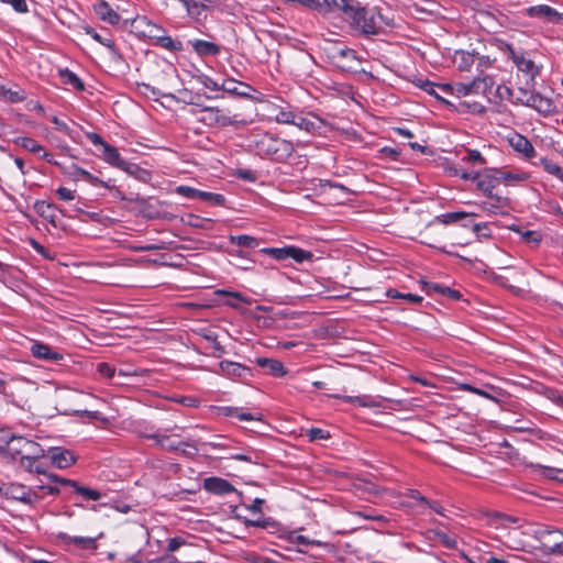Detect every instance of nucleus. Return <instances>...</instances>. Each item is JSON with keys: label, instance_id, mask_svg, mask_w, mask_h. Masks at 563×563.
Segmentation results:
<instances>
[{"label": "nucleus", "instance_id": "f257e3e1", "mask_svg": "<svg viewBox=\"0 0 563 563\" xmlns=\"http://www.w3.org/2000/svg\"><path fill=\"white\" fill-rule=\"evenodd\" d=\"M334 12H340L342 20L351 31L361 36L378 35L383 31V15L375 7L369 8L358 0H331Z\"/></svg>", "mask_w": 563, "mask_h": 563}, {"label": "nucleus", "instance_id": "f03ea898", "mask_svg": "<svg viewBox=\"0 0 563 563\" xmlns=\"http://www.w3.org/2000/svg\"><path fill=\"white\" fill-rule=\"evenodd\" d=\"M254 148L257 155L278 162L286 161L294 153L291 142L282 140L268 133L260 134L254 140Z\"/></svg>", "mask_w": 563, "mask_h": 563}, {"label": "nucleus", "instance_id": "7ed1b4c3", "mask_svg": "<svg viewBox=\"0 0 563 563\" xmlns=\"http://www.w3.org/2000/svg\"><path fill=\"white\" fill-rule=\"evenodd\" d=\"M179 429L175 426L173 429H159L154 433H142L145 439L154 440L157 445L169 452H180L185 456H195L198 452L197 446L191 440H180L174 430Z\"/></svg>", "mask_w": 563, "mask_h": 563}, {"label": "nucleus", "instance_id": "20e7f679", "mask_svg": "<svg viewBox=\"0 0 563 563\" xmlns=\"http://www.w3.org/2000/svg\"><path fill=\"white\" fill-rule=\"evenodd\" d=\"M86 135L93 145L101 148L100 157L108 164L130 174H133L136 169H139L136 164L130 163L122 158L119 151L114 146L107 143L98 133L87 132Z\"/></svg>", "mask_w": 563, "mask_h": 563}, {"label": "nucleus", "instance_id": "39448f33", "mask_svg": "<svg viewBox=\"0 0 563 563\" xmlns=\"http://www.w3.org/2000/svg\"><path fill=\"white\" fill-rule=\"evenodd\" d=\"M189 103L200 108L202 115L199 118V121L206 125L225 128L230 125L239 126L241 124H245L244 121L238 119V114L230 115V113L224 109L203 106L194 100L189 101Z\"/></svg>", "mask_w": 563, "mask_h": 563}, {"label": "nucleus", "instance_id": "423d86ee", "mask_svg": "<svg viewBox=\"0 0 563 563\" xmlns=\"http://www.w3.org/2000/svg\"><path fill=\"white\" fill-rule=\"evenodd\" d=\"M540 549L548 555H563V532L559 529L543 527L534 532Z\"/></svg>", "mask_w": 563, "mask_h": 563}, {"label": "nucleus", "instance_id": "0eeeda50", "mask_svg": "<svg viewBox=\"0 0 563 563\" xmlns=\"http://www.w3.org/2000/svg\"><path fill=\"white\" fill-rule=\"evenodd\" d=\"M7 451L21 459H42L45 456V450L36 442L24 437L12 435L7 441Z\"/></svg>", "mask_w": 563, "mask_h": 563}, {"label": "nucleus", "instance_id": "6e6552de", "mask_svg": "<svg viewBox=\"0 0 563 563\" xmlns=\"http://www.w3.org/2000/svg\"><path fill=\"white\" fill-rule=\"evenodd\" d=\"M263 254L269 255L276 261H284L291 258L296 263H303L312 258V253L296 246L284 247H264L260 251Z\"/></svg>", "mask_w": 563, "mask_h": 563}, {"label": "nucleus", "instance_id": "1a4fd4ad", "mask_svg": "<svg viewBox=\"0 0 563 563\" xmlns=\"http://www.w3.org/2000/svg\"><path fill=\"white\" fill-rule=\"evenodd\" d=\"M217 375L224 376L232 380H243L253 376L252 369L241 363L232 361H221L217 369H210Z\"/></svg>", "mask_w": 563, "mask_h": 563}, {"label": "nucleus", "instance_id": "9d476101", "mask_svg": "<svg viewBox=\"0 0 563 563\" xmlns=\"http://www.w3.org/2000/svg\"><path fill=\"white\" fill-rule=\"evenodd\" d=\"M176 192L188 199H201L212 206H223L225 198L221 194L202 191L189 186H178Z\"/></svg>", "mask_w": 563, "mask_h": 563}, {"label": "nucleus", "instance_id": "9b49d317", "mask_svg": "<svg viewBox=\"0 0 563 563\" xmlns=\"http://www.w3.org/2000/svg\"><path fill=\"white\" fill-rule=\"evenodd\" d=\"M62 173L73 181L85 180L95 187L102 186L106 188H110V185L107 181L101 180L100 178L93 176L88 170L75 164L62 167Z\"/></svg>", "mask_w": 563, "mask_h": 563}, {"label": "nucleus", "instance_id": "f8f14e48", "mask_svg": "<svg viewBox=\"0 0 563 563\" xmlns=\"http://www.w3.org/2000/svg\"><path fill=\"white\" fill-rule=\"evenodd\" d=\"M476 187L486 197H492L493 189L496 188L500 181L497 168H484L477 172Z\"/></svg>", "mask_w": 563, "mask_h": 563}, {"label": "nucleus", "instance_id": "ddd939ff", "mask_svg": "<svg viewBox=\"0 0 563 563\" xmlns=\"http://www.w3.org/2000/svg\"><path fill=\"white\" fill-rule=\"evenodd\" d=\"M526 15L530 18H541L554 24H563V13L547 4L527 8Z\"/></svg>", "mask_w": 563, "mask_h": 563}, {"label": "nucleus", "instance_id": "4468645a", "mask_svg": "<svg viewBox=\"0 0 563 563\" xmlns=\"http://www.w3.org/2000/svg\"><path fill=\"white\" fill-rule=\"evenodd\" d=\"M47 455L51 459L52 464L60 470L70 467L77 460L70 450L59 446L49 448L47 450Z\"/></svg>", "mask_w": 563, "mask_h": 563}, {"label": "nucleus", "instance_id": "2eb2a0df", "mask_svg": "<svg viewBox=\"0 0 563 563\" xmlns=\"http://www.w3.org/2000/svg\"><path fill=\"white\" fill-rule=\"evenodd\" d=\"M521 103L531 107L539 113L549 115L554 110V104L551 98L544 97L539 92L527 95V99H521Z\"/></svg>", "mask_w": 563, "mask_h": 563}, {"label": "nucleus", "instance_id": "dca6fc26", "mask_svg": "<svg viewBox=\"0 0 563 563\" xmlns=\"http://www.w3.org/2000/svg\"><path fill=\"white\" fill-rule=\"evenodd\" d=\"M510 56L518 70L529 76L531 80H533L539 75V67L532 59L527 58L523 52H516L511 49Z\"/></svg>", "mask_w": 563, "mask_h": 563}, {"label": "nucleus", "instance_id": "f3484780", "mask_svg": "<svg viewBox=\"0 0 563 563\" xmlns=\"http://www.w3.org/2000/svg\"><path fill=\"white\" fill-rule=\"evenodd\" d=\"M481 202L482 210L492 214H506L510 209V201L506 197L496 196L492 194V197Z\"/></svg>", "mask_w": 563, "mask_h": 563}, {"label": "nucleus", "instance_id": "a211bd4d", "mask_svg": "<svg viewBox=\"0 0 563 563\" xmlns=\"http://www.w3.org/2000/svg\"><path fill=\"white\" fill-rule=\"evenodd\" d=\"M203 488L216 495H227L235 492L234 486L227 479L220 477H208L203 481Z\"/></svg>", "mask_w": 563, "mask_h": 563}, {"label": "nucleus", "instance_id": "6ab92c4d", "mask_svg": "<svg viewBox=\"0 0 563 563\" xmlns=\"http://www.w3.org/2000/svg\"><path fill=\"white\" fill-rule=\"evenodd\" d=\"M93 11L97 16L106 23L117 25L120 22V15L111 8L106 0H98L93 4Z\"/></svg>", "mask_w": 563, "mask_h": 563}, {"label": "nucleus", "instance_id": "aec40b11", "mask_svg": "<svg viewBox=\"0 0 563 563\" xmlns=\"http://www.w3.org/2000/svg\"><path fill=\"white\" fill-rule=\"evenodd\" d=\"M31 352L34 357L44 361L58 362L64 358L62 353L53 350L49 345L44 343H34L31 347Z\"/></svg>", "mask_w": 563, "mask_h": 563}, {"label": "nucleus", "instance_id": "412c9836", "mask_svg": "<svg viewBox=\"0 0 563 563\" xmlns=\"http://www.w3.org/2000/svg\"><path fill=\"white\" fill-rule=\"evenodd\" d=\"M321 120L316 115H303L302 113H295L292 125L308 133H314L321 126Z\"/></svg>", "mask_w": 563, "mask_h": 563}, {"label": "nucleus", "instance_id": "4be33fe9", "mask_svg": "<svg viewBox=\"0 0 563 563\" xmlns=\"http://www.w3.org/2000/svg\"><path fill=\"white\" fill-rule=\"evenodd\" d=\"M509 143L516 152L521 153L526 158L534 157V147L526 136L516 134L509 140Z\"/></svg>", "mask_w": 563, "mask_h": 563}, {"label": "nucleus", "instance_id": "5701e85b", "mask_svg": "<svg viewBox=\"0 0 563 563\" xmlns=\"http://www.w3.org/2000/svg\"><path fill=\"white\" fill-rule=\"evenodd\" d=\"M221 88L223 91L235 95L242 98H251L249 91L254 90L250 85L236 81L234 79H225L221 84Z\"/></svg>", "mask_w": 563, "mask_h": 563}, {"label": "nucleus", "instance_id": "b1692460", "mask_svg": "<svg viewBox=\"0 0 563 563\" xmlns=\"http://www.w3.org/2000/svg\"><path fill=\"white\" fill-rule=\"evenodd\" d=\"M57 538L66 545H75L79 549H96V540L90 537H71L65 532H59Z\"/></svg>", "mask_w": 563, "mask_h": 563}, {"label": "nucleus", "instance_id": "393cba45", "mask_svg": "<svg viewBox=\"0 0 563 563\" xmlns=\"http://www.w3.org/2000/svg\"><path fill=\"white\" fill-rule=\"evenodd\" d=\"M7 496L24 504H32L36 499L35 493L23 485H11L7 488Z\"/></svg>", "mask_w": 563, "mask_h": 563}, {"label": "nucleus", "instance_id": "a878e982", "mask_svg": "<svg viewBox=\"0 0 563 563\" xmlns=\"http://www.w3.org/2000/svg\"><path fill=\"white\" fill-rule=\"evenodd\" d=\"M260 367L267 371L274 377H283L287 374L282 362L275 358L260 357L256 360Z\"/></svg>", "mask_w": 563, "mask_h": 563}, {"label": "nucleus", "instance_id": "bb28decb", "mask_svg": "<svg viewBox=\"0 0 563 563\" xmlns=\"http://www.w3.org/2000/svg\"><path fill=\"white\" fill-rule=\"evenodd\" d=\"M192 48L201 57L205 56H217L221 52V47L209 41L205 40H195L191 42Z\"/></svg>", "mask_w": 563, "mask_h": 563}, {"label": "nucleus", "instance_id": "cd10ccee", "mask_svg": "<svg viewBox=\"0 0 563 563\" xmlns=\"http://www.w3.org/2000/svg\"><path fill=\"white\" fill-rule=\"evenodd\" d=\"M34 210L38 216L47 220L54 227H57L56 220V207L49 202H46L44 200H37L34 203Z\"/></svg>", "mask_w": 563, "mask_h": 563}, {"label": "nucleus", "instance_id": "c85d7f7f", "mask_svg": "<svg viewBox=\"0 0 563 563\" xmlns=\"http://www.w3.org/2000/svg\"><path fill=\"white\" fill-rule=\"evenodd\" d=\"M453 62L460 71H470L476 62V55L467 51H456Z\"/></svg>", "mask_w": 563, "mask_h": 563}, {"label": "nucleus", "instance_id": "c756f323", "mask_svg": "<svg viewBox=\"0 0 563 563\" xmlns=\"http://www.w3.org/2000/svg\"><path fill=\"white\" fill-rule=\"evenodd\" d=\"M474 95H487L495 86V80L492 76H477L471 81Z\"/></svg>", "mask_w": 563, "mask_h": 563}, {"label": "nucleus", "instance_id": "7c9ffc66", "mask_svg": "<svg viewBox=\"0 0 563 563\" xmlns=\"http://www.w3.org/2000/svg\"><path fill=\"white\" fill-rule=\"evenodd\" d=\"M440 88L443 91H450L451 93L455 95L456 97H465L468 95H474L473 87L471 86V81L470 82H456L453 85L445 84V85L440 86Z\"/></svg>", "mask_w": 563, "mask_h": 563}, {"label": "nucleus", "instance_id": "2f4dec72", "mask_svg": "<svg viewBox=\"0 0 563 563\" xmlns=\"http://www.w3.org/2000/svg\"><path fill=\"white\" fill-rule=\"evenodd\" d=\"M229 242L233 245L245 249H255L260 245L258 239L247 234L230 235Z\"/></svg>", "mask_w": 563, "mask_h": 563}, {"label": "nucleus", "instance_id": "473e14b6", "mask_svg": "<svg viewBox=\"0 0 563 563\" xmlns=\"http://www.w3.org/2000/svg\"><path fill=\"white\" fill-rule=\"evenodd\" d=\"M474 216L473 213H467L464 211H455V212H448L444 214L437 216L434 218V222L448 225L452 223H456L465 218Z\"/></svg>", "mask_w": 563, "mask_h": 563}, {"label": "nucleus", "instance_id": "72a5a7b5", "mask_svg": "<svg viewBox=\"0 0 563 563\" xmlns=\"http://www.w3.org/2000/svg\"><path fill=\"white\" fill-rule=\"evenodd\" d=\"M59 75L65 85H69L78 91H82L85 89V84L74 71L66 68L59 70Z\"/></svg>", "mask_w": 563, "mask_h": 563}, {"label": "nucleus", "instance_id": "f704fd0d", "mask_svg": "<svg viewBox=\"0 0 563 563\" xmlns=\"http://www.w3.org/2000/svg\"><path fill=\"white\" fill-rule=\"evenodd\" d=\"M286 540L292 544H300V545H305V547H308V545L325 547L327 545V543H324L320 540L309 539L308 537L298 534L295 531L289 532L286 536Z\"/></svg>", "mask_w": 563, "mask_h": 563}, {"label": "nucleus", "instance_id": "c9c22d12", "mask_svg": "<svg viewBox=\"0 0 563 563\" xmlns=\"http://www.w3.org/2000/svg\"><path fill=\"white\" fill-rule=\"evenodd\" d=\"M155 45L174 53L180 52L184 48L183 43L179 40H174L165 33L161 37H157Z\"/></svg>", "mask_w": 563, "mask_h": 563}, {"label": "nucleus", "instance_id": "e433bc0d", "mask_svg": "<svg viewBox=\"0 0 563 563\" xmlns=\"http://www.w3.org/2000/svg\"><path fill=\"white\" fill-rule=\"evenodd\" d=\"M299 3L321 13L334 12L331 0H300Z\"/></svg>", "mask_w": 563, "mask_h": 563}, {"label": "nucleus", "instance_id": "4c0bfd02", "mask_svg": "<svg viewBox=\"0 0 563 563\" xmlns=\"http://www.w3.org/2000/svg\"><path fill=\"white\" fill-rule=\"evenodd\" d=\"M235 518L241 520L246 527H257L262 529H268L275 527L276 522L272 518H263L257 520H251L246 517H242L240 514H235Z\"/></svg>", "mask_w": 563, "mask_h": 563}, {"label": "nucleus", "instance_id": "58836bf2", "mask_svg": "<svg viewBox=\"0 0 563 563\" xmlns=\"http://www.w3.org/2000/svg\"><path fill=\"white\" fill-rule=\"evenodd\" d=\"M75 493L82 496L87 500H99L102 497V494L97 490L86 486H81L78 482L75 481V485H73Z\"/></svg>", "mask_w": 563, "mask_h": 563}, {"label": "nucleus", "instance_id": "ea45409f", "mask_svg": "<svg viewBox=\"0 0 563 563\" xmlns=\"http://www.w3.org/2000/svg\"><path fill=\"white\" fill-rule=\"evenodd\" d=\"M15 144L31 153H41L43 151V146L32 137H18Z\"/></svg>", "mask_w": 563, "mask_h": 563}, {"label": "nucleus", "instance_id": "a19ab883", "mask_svg": "<svg viewBox=\"0 0 563 563\" xmlns=\"http://www.w3.org/2000/svg\"><path fill=\"white\" fill-rule=\"evenodd\" d=\"M540 165L543 167V169L549 173L550 175L559 178L561 181H563V169L552 161L543 157L540 159Z\"/></svg>", "mask_w": 563, "mask_h": 563}, {"label": "nucleus", "instance_id": "79ce46f5", "mask_svg": "<svg viewBox=\"0 0 563 563\" xmlns=\"http://www.w3.org/2000/svg\"><path fill=\"white\" fill-rule=\"evenodd\" d=\"M86 34L90 35L96 42L100 43L101 45L106 46L112 52H115V44L114 42L109 37H102L99 33H97L92 27L85 26L84 27Z\"/></svg>", "mask_w": 563, "mask_h": 563}, {"label": "nucleus", "instance_id": "37998d69", "mask_svg": "<svg viewBox=\"0 0 563 563\" xmlns=\"http://www.w3.org/2000/svg\"><path fill=\"white\" fill-rule=\"evenodd\" d=\"M185 7L186 11L191 16H199L205 10L206 5L196 0H179Z\"/></svg>", "mask_w": 563, "mask_h": 563}, {"label": "nucleus", "instance_id": "c03bdc74", "mask_svg": "<svg viewBox=\"0 0 563 563\" xmlns=\"http://www.w3.org/2000/svg\"><path fill=\"white\" fill-rule=\"evenodd\" d=\"M498 176L499 181H504L506 184L518 183L527 179V175L525 173H511L501 169H498Z\"/></svg>", "mask_w": 563, "mask_h": 563}, {"label": "nucleus", "instance_id": "a18cd8bd", "mask_svg": "<svg viewBox=\"0 0 563 563\" xmlns=\"http://www.w3.org/2000/svg\"><path fill=\"white\" fill-rule=\"evenodd\" d=\"M295 113L289 108H279L274 117L275 121L280 124H291L295 119Z\"/></svg>", "mask_w": 563, "mask_h": 563}, {"label": "nucleus", "instance_id": "49530a36", "mask_svg": "<svg viewBox=\"0 0 563 563\" xmlns=\"http://www.w3.org/2000/svg\"><path fill=\"white\" fill-rule=\"evenodd\" d=\"M430 290L438 294H442L452 300H459L461 298V292L459 290L452 289L450 287H444L439 284H431Z\"/></svg>", "mask_w": 563, "mask_h": 563}, {"label": "nucleus", "instance_id": "de8ad7c7", "mask_svg": "<svg viewBox=\"0 0 563 563\" xmlns=\"http://www.w3.org/2000/svg\"><path fill=\"white\" fill-rule=\"evenodd\" d=\"M142 21L145 23L147 29L144 32L150 38L154 40L155 42L157 41V37H161L164 33H166L162 26L151 22L146 18H144Z\"/></svg>", "mask_w": 563, "mask_h": 563}, {"label": "nucleus", "instance_id": "09e8293b", "mask_svg": "<svg viewBox=\"0 0 563 563\" xmlns=\"http://www.w3.org/2000/svg\"><path fill=\"white\" fill-rule=\"evenodd\" d=\"M462 161L474 165H485L487 163L485 157L477 150H467V153L462 157Z\"/></svg>", "mask_w": 563, "mask_h": 563}, {"label": "nucleus", "instance_id": "8fccbe9b", "mask_svg": "<svg viewBox=\"0 0 563 563\" xmlns=\"http://www.w3.org/2000/svg\"><path fill=\"white\" fill-rule=\"evenodd\" d=\"M541 470V474L550 479H555L558 482L563 483V468L549 467V466H539Z\"/></svg>", "mask_w": 563, "mask_h": 563}, {"label": "nucleus", "instance_id": "3c124183", "mask_svg": "<svg viewBox=\"0 0 563 563\" xmlns=\"http://www.w3.org/2000/svg\"><path fill=\"white\" fill-rule=\"evenodd\" d=\"M307 437L309 441L327 440L330 438L329 431L321 428H310L307 430Z\"/></svg>", "mask_w": 563, "mask_h": 563}, {"label": "nucleus", "instance_id": "603ef678", "mask_svg": "<svg viewBox=\"0 0 563 563\" xmlns=\"http://www.w3.org/2000/svg\"><path fill=\"white\" fill-rule=\"evenodd\" d=\"M343 401L350 402V404H356L360 407H372L373 400L369 397L366 396H343Z\"/></svg>", "mask_w": 563, "mask_h": 563}, {"label": "nucleus", "instance_id": "864d4df0", "mask_svg": "<svg viewBox=\"0 0 563 563\" xmlns=\"http://www.w3.org/2000/svg\"><path fill=\"white\" fill-rule=\"evenodd\" d=\"M97 372L101 376H103V377H106L108 379H112L117 375V369L112 365H110L109 363H104V362L103 363H99L97 365Z\"/></svg>", "mask_w": 563, "mask_h": 563}, {"label": "nucleus", "instance_id": "5fc2aeb1", "mask_svg": "<svg viewBox=\"0 0 563 563\" xmlns=\"http://www.w3.org/2000/svg\"><path fill=\"white\" fill-rule=\"evenodd\" d=\"M147 374L146 369L143 368H134V367H128V368H119L117 371V375L121 377H130V376H145Z\"/></svg>", "mask_w": 563, "mask_h": 563}, {"label": "nucleus", "instance_id": "6e6d98bb", "mask_svg": "<svg viewBox=\"0 0 563 563\" xmlns=\"http://www.w3.org/2000/svg\"><path fill=\"white\" fill-rule=\"evenodd\" d=\"M229 415L242 421L258 420L260 418L253 413L244 412L239 408H229Z\"/></svg>", "mask_w": 563, "mask_h": 563}, {"label": "nucleus", "instance_id": "4d7b16f0", "mask_svg": "<svg viewBox=\"0 0 563 563\" xmlns=\"http://www.w3.org/2000/svg\"><path fill=\"white\" fill-rule=\"evenodd\" d=\"M417 85H418V87H420L422 90H424L429 95L434 96L437 99L441 100L442 102L449 103L446 100H444L442 97H440L435 92V89H434L435 84L434 82H431L429 80H419V82Z\"/></svg>", "mask_w": 563, "mask_h": 563}, {"label": "nucleus", "instance_id": "13d9d810", "mask_svg": "<svg viewBox=\"0 0 563 563\" xmlns=\"http://www.w3.org/2000/svg\"><path fill=\"white\" fill-rule=\"evenodd\" d=\"M51 121L54 123L55 128H56L58 131H60V132H63V133L67 134V135H68L70 139H73V140L75 139V136H74V131H73V130L67 125V123H66V122H64V121L59 120V119H58L57 117H55V115L51 119Z\"/></svg>", "mask_w": 563, "mask_h": 563}, {"label": "nucleus", "instance_id": "bf43d9fd", "mask_svg": "<svg viewBox=\"0 0 563 563\" xmlns=\"http://www.w3.org/2000/svg\"><path fill=\"white\" fill-rule=\"evenodd\" d=\"M473 231L479 238L489 239L492 236V231L486 223H475L473 224Z\"/></svg>", "mask_w": 563, "mask_h": 563}, {"label": "nucleus", "instance_id": "052dcab7", "mask_svg": "<svg viewBox=\"0 0 563 563\" xmlns=\"http://www.w3.org/2000/svg\"><path fill=\"white\" fill-rule=\"evenodd\" d=\"M2 3L11 4L12 8L19 13H25L29 11L25 0H0Z\"/></svg>", "mask_w": 563, "mask_h": 563}, {"label": "nucleus", "instance_id": "680f3d73", "mask_svg": "<svg viewBox=\"0 0 563 563\" xmlns=\"http://www.w3.org/2000/svg\"><path fill=\"white\" fill-rule=\"evenodd\" d=\"M199 81L202 84L203 87L207 89H210L212 91H219L222 90L221 85L216 82L212 78L209 76L202 75L199 77Z\"/></svg>", "mask_w": 563, "mask_h": 563}, {"label": "nucleus", "instance_id": "e2e57ef3", "mask_svg": "<svg viewBox=\"0 0 563 563\" xmlns=\"http://www.w3.org/2000/svg\"><path fill=\"white\" fill-rule=\"evenodd\" d=\"M186 543H187L186 540L184 538H181V537L170 538L168 540V543H167V551L168 552H175L180 547L185 545Z\"/></svg>", "mask_w": 563, "mask_h": 563}, {"label": "nucleus", "instance_id": "0e129e2a", "mask_svg": "<svg viewBox=\"0 0 563 563\" xmlns=\"http://www.w3.org/2000/svg\"><path fill=\"white\" fill-rule=\"evenodd\" d=\"M58 198L63 201H70L75 199V191L66 187H58L56 189Z\"/></svg>", "mask_w": 563, "mask_h": 563}, {"label": "nucleus", "instance_id": "69168bd1", "mask_svg": "<svg viewBox=\"0 0 563 563\" xmlns=\"http://www.w3.org/2000/svg\"><path fill=\"white\" fill-rule=\"evenodd\" d=\"M207 339L212 342V356L217 358L221 357L225 353L224 346L218 342L216 336H207Z\"/></svg>", "mask_w": 563, "mask_h": 563}, {"label": "nucleus", "instance_id": "338daca9", "mask_svg": "<svg viewBox=\"0 0 563 563\" xmlns=\"http://www.w3.org/2000/svg\"><path fill=\"white\" fill-rule=\"evenodd\" d=\"M238 177L246 181H255L256 174L251 169H239L236 173Z\"/></svg>", "mask_w": 563, "mask_h": 563}, {"label": "nucleus", "instance_id": "774afa93", "mask_svg": "<svg viewBox=\"0 0 563 563\" xmlns=\"http://www.w3.org/2000/svg\"><path fill=\"white\" fill-rule=\"evenodd\" d=\"M522 238L526 242H531L536 244L540 243L541 241V235L536 231H526Z\"/></svg>", "mask_w": 563, "mask_h": 563}]
</instances>
